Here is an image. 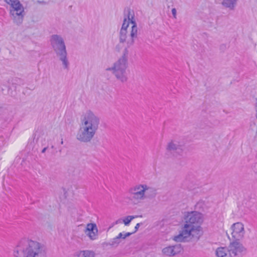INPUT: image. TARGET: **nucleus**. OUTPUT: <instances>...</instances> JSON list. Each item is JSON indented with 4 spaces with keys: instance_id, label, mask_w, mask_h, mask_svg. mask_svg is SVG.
I'll return each mask as SVG.
<instances>
[{
    "instance_id": "f257e3e1",
    "label": "nucleus",
    "mask_w": 257,
    "mask_h": 257,
    "mask_svg": "<svg viewBox=\"0 0 257 257\" xmlns=\"http://www.w3.org/2000/svg\"><path fill=\"white\" fill-rule=\"evenodd\" d=\"M100 118L90 110L87 111L81 117V125L76 139L84 143H90L96 135L100 124Z\"/></svg>"
},
{
    "instance_id": "f03ea898",
    "label": "nucleus",
    "mask_w": 257,
    "mask_h": 257,
    "mask_svg": "<svg viewBox=\"0 0 257 257\" xmlns=\"http://www.w3.org/2000/svg\"><path fill=\"white\" fill-rule=\"evenodd\" d=\"M14 257H47L45 245L29 238L21 239L13 250Z\"/></svg>"
},
{
    "instance_id": "7ed1b4c3",
    "label": "nucleus",
    "mask_w": 257,
    "mask_h": 257,
    "mask_svg": "<svg viewBox=\"0 0 257 257\" xmlns=\"http://www.w3.org/2000/svg\"><path fill=\"white\" fill-rule=\"evenodd\" d=\"M50 42L53 51L62 62L63 68L68 69L69 63L67 58L66 47L63 38L59 35H52L50 37Z\"/></svg>"
},
{
    "instance_id": "20e7f679",
    "label": "nucleus",
    "mask_w": 257,
    "mask_h": 257,
    "mask_svg": "<svg viewBox=\"0 0 257 257\" xmlns=\"http://www.w3.org/2000/svg\"><path fill=\"white\" fill-rule=\"evenodd\" d=\"M128 50L125 48L122 53V55L113 64V66L107 69V70L111 71L116 79L122 82L127 81L126 69L127 66Z\"/></svg>"
},
{
    "instance_id": "39448f33",
    "label": "nucleus",
    "mask_w": 257,
    "mask_h": 257,
    "mask_svg": "<svg viewBox=\"0 0 257 257\" xmlns=\"http://www.w3.org/2000/svg\"><path fill=\"white\" fill-rule=\"evenodd\" d=\"M10 6V15L13 22L17 25L22 24L25 16V9L19 0H5Z\"/></svg>"
},
{
    "instance_id": "423d86ee",
    "label": "nucleus",
    "mask_w": 257,
    "mask_h": 257,
    "mask_svg": "<svg viewBox=\"0 0 257 257\" xmlns=\"http://www.w3.org/2000/svg\"><path fill=\"white\" fill-rule=\"evenodd\" d=\"M201 234L200 225L191 226L188 224H184L179 234L174 236L173 240L176 242H186L188 241V238L190 236L198 240Z\"/></svg>"
},
{
    "instance_id": "0eeeda50",
    "label": "nucleus",
    "mask_w": 257,
    "mask_h": 257,
    "mask_svg": "<svg viewBox=\"0 0 257 257\" xmlns=\"http://www.w3.org/2000/svg\"><path fill=\"white\" fill-rule=\"evenodd\" d=\"M129 199L133 201L145 199L144 184H137L130 187L127 190Z\"/></svg>"
},
{
    "instance_id": "6e6552de",
    "label": "nucleus",
    "mask_w": 257,
    "mask_h": 257,
    "mask_svg": "<svg viewBox=\"0 0 257 257\" xmlns=\"http://www.w3.org/2000/svg\"><path fill=\"white\" fill-rule=\"evenodd\" d=\"M232 257H242L246 253V249L239 241L234 240L228 246Z\"/></svg>"
},
{
    "instance_id": "1a4fd4ad",
    "label": "nucleus",
    "mask_w": 257,
    "mask_h": 257,
    "mask_svg": "<svg viewBox=\"0 0 257 257\" xmlns=\"http://www.w3.org/2000/svg\"><path fill=\"white\" fill-rule=\"evenodd\" d=\"M185 224L191 226H195L200 224L203 221L202 215L197 211L188 212L185 216Z\"/></svg>"
},
{
    "instance_id": "9d476101",
    "label": "nucleus",
    "mask_w": 257,
    "mask_h": 257,
    "mask_svg": "<svg viewBox=\"0 0 257 257\" xmlns=\"http://www.w3.org/2000/svg\"><path fill=\"white\" fill-rule=\"evenodd\" d=\"M127 12V18L129 20H131V23L133 24L132 27V30L131 32V40L130 41H128L127 46L130 47L133 45L134 43V38H137V32H138V28L137 24L134 19V12L132 11L130 8H126L125 9V12Z\"/></svg>"
},
{
    "instance_id": "9b49d317",
    "label": "nucleus",
    "mask_w": 257,
    "mask_h": 257,
    "mask_svg": "<svg viewBox=\"0 0 257 257\" xmlns=\"http://www.w3.org/2000/svg\"><path fill=\"white\" fill-rule=\"evenodd\" d=\"M232 237L234 240L239 241L244 236L245 230L243 224L239 222L233 223L231 227Z\"/></svg>"
},
{
    "instance_id": "f8f14e48",
    "label": "nucleus",
    "mask_w": 257,
    "mask_h": 257,
    "mask_svg": "<svg viewBox=\"0 0 257 257\" xmlns=\"http://www.w3.org/2000/svg\"><path fill=\"white\" fill-rule=\"evenodd\" d=\"M166 150L170 154L181 155L183 152V146L176 140L170 141L166 146Z\"/></svg>"
},
{
    "instance_id": "ddd939ff",
    "label": "nucleus",
    "mask_w": 257,
    "mask_h": 257,
    "mask_svg": "<svg viewBox=\"0 0 257 257\" xmlns=\"http://www.w3.org/2000/svg\"><path fill=\"white\" fill-rule=\"evenodd\" d=\"M182 250L180 244L169 246L164 248L162 252L164 254L168 256H174L180 253Z\"/></svg>"
},
{
    "instance_id": "4468645a",
    "label": "nucleus",
    "mask_w": 257,
    "mask_h": 257,
    "mask_svg": "<svg viewBox=\"0 0 257 257\" xmlns=\"http://www.w3.org/2000/svg\"><path fill=\"white\" fill-rule=\"evenodd\" d=\"M85 233L91 240H94L96 238L98 233V229L96 224L88 223L87 224Z\"/></svg>"
},
{
    "instance_id": "2eb2a0df",
    "label": "nucleus",
    "mask_w": 257,
    "mask_h": 257,
    "mask_svg": "<svg viewBox=\"0 0 257 257\" xmlns=\"http://www.w3.org/2000/svg\"><path fill=\"white\" fill-rule=\"evenodd\" d=\"M145 199H152L157 195V189L152 187L144 184Z\"/></svg>"
},
{
    "instance_id": "dca6fc26",
    "label": "nucleus",
    "mask_w": 257,
    "mask_h": 257,
    "mask_svg": "<svg viewBox=\"0 0 257 257\" xmlns=\"http://www.w3.org/2000/svg\"><path fill=\"white\" fill-rule=\"evenodd\" d=\"M215 254L217 257H232L229 248L224 247H218Z\"/></svg>"
},
{
    "instance_id": "f3484780",
    "label": "nucleus",
    "mask_w": 257,
    "mask_h": 257,
    "mask_svg": "<svg viewBox=\"0 0 257 257\" xmlns=\"http://www.w3.org/2000/svg\"><path fill=\"white\" fill-rule=\"evenodd\" d=\"M238 0H222L221 5L225 8H228L230 10H234Z\"/></svg>"
},
{
    "instance_id": "a211bd4d",
    "label": "nucleus",
    "mask_w": 257,
    "mask_h": 257,
    "mask_svg": "<svg viewBox=\"0 0 257 257\" xmlns=\"http://www.w3.org/2000/svg\"><path fill=\"white\" fill-rule=\"evenodd\" d=\"M95 253L93 251L86 250L78 252L75 257H94Z\"/></svg>"
},
{
    "instance_id": "6ab92c4d",
    "label": "nucleus",
    "mask_w": 257,
    "mask_h": 257,
    "mask_svg": "<svg viewBox=\"0 0 257 257\" xmlns=\"http://www.w3.org/2000/svg\"><path fill=\"white\" fill-rule=\"evenodd\" d=\"M124 18L123 20V24L122 25V27L121 28V30H127V28H128L129 26L130 23H131V20L128 19L127 18V12L126 11L125 12V11H124Z\"/></svg>"
},
{
    "instance_id": "aec40b11",
    "label": "nucleus",
    "mask_w": 257,
    "mask_h": 257,
    "mask_svg": "<svg viewBox=\"0 0 257 257\" xmlns=\"http://www.w3.org/2000/svg\"><path fill=\"white\" fill-rule=\"evenodd\" d=\"M127 34V30H123L120 29L119 34V41L120 43H123L126 41Z\"/></svg>"
},
{
    "instance_id": "412c9836",
    "label": "nucleus",
    "mask_w": 257,
    "mask_h": 257,
    "mask_svg": "<svg viewBox=\"0 0 257 257\" xmlns=\"http://www.w3.org/2000/svg\"><path fill=\"white\" fill-rule=\"evenodd\" d=\"M138 216L135 215H128L126 216L124 218L122 219V221L125 225L127 226L130 224L131 221L134 219V218H136Z\"/></svg>"
},
{
    "instance_id": "4be33fe9",
    "label": "nucleus",
    "mask_w": 257,
    "mask_h": 257,
    "mask_svg": "<svg viewBox=\"0 0 257 257\" xmlns=\"http://www.w3.org/2000/svg\"><path fill=\"white\" fill-rule=\"evenodd\" d=\"M111 247H116L119 243L121 242V240H120L116 236L111 240Z\"/></svg>"
},
{
    "instance_id": "5701e85b",
    "label": "nucleus",
    "mask_w": 257,
    "mask_h": 257,
    "mask_svg": "<svg viewBox=\"0 0 257 257\" xmlns=\"http://www.w3.org/2000/svg\"><path fill=\"white\" fill-rule=\"evenodd\" d=\"M109 246L111 247V240L109 242H103L101 244V247L104 249L107 248Z\"/></svg>"
},
{
    "instance_id": "b1692460",
    "label": "nucleus",
    "mask_w": 257,
    "mask_h": 257,
    "mask_svg": "<svg viewBox=\"0 0 257 257\" xmlns=\"http://www.w3.org/2000/svg\"><path fill=\"white\" fill-rule=\"evenodd\" d=\"M40 135V132H39L38 131H36L34 134V140L36 139V141H38Z\"/></svg>"
},
{
    "instance_id": "393cba45",
    "label": "nucleus",
    "mask_w": 257,
    "mask_h": 257,
    "mask_svg": "<svg viewBox=\"0 0 257 257\" xmlns=\"http://www.w3.org/2000/svg\"><path fill=\"white\" fill-rule=\"evenodd\" d=\"M172 13L173 15V17L176 18V14H177V11H176V9L175 8H173L172 9Z\"/></svg>"
},
{
    "instance_id": "a878e982",
    "label": "nucleus",
    "mask_w": 257,
    "mask_h": 257,
    "mask_svg": "<svg viewBox=\"0 0 257 257\" xmlns=\"http://www.w3.org/2000/svg\"><path fill=\"white\" fill-rule=\"evenodd\" d=\"M140 224L141 223H138L136 224L135 227V231L134 232H133V233H135L137 231V230H138L139 227L140 226Z\"/></svg>"
},
{
    "instance_id": "bb28decb",
    "label": "nucleus",
    "mask_w": 257,
    "mask_h": 257,
    "mask_svg": "<svg viewBox=\"0 0 257 257\" xmlns=\"http://www.w3.org/2000/svg\"><path fill=\"white\" fill-rule=\"evenodd\" d=\"M133 232H126L123 235V239H124L126 237L130 236L131 234H132Z\"/></svg>"
},
{
    "instance_id": "cd10ccee",
    "label": "nucleus",
    "mask_w": 257,
    "mask_h": 257,
    "mask_svg": "<svg viewBox=\"0 0 257 257\" xmlns=\"http://www.w3.org/2000/svg\"><path fill=\"white\" fill-rule=\"evenodd\" d=\"M123 235L122 233H119L116 237L121 240V239H123Z\"/></svg>"
},
{
    "instance_id": "c85d7f7f",
    "label": "nucleus",
    "mask_w": 257,
    "mask_h": 257,
    "mask_svg": "<svg viewBox=\"0 0 257 257\" xmlns=\"http://www.w3.org/2000/svg\"><path fill=\"white\" fill-rule=\"evenodd\" d=\"M47 147H45V148H44L42 150V151H41L42 153H44L46 152V150H47Z\"/></svg>"
},
{
    "instance_id": "c756f323",
    "label": "nucleus",
    "mask_w": 257,
    "mask_h": 257,
    "mask_svg": "<svg viewBox=\"0 0 257 257\" xmlns=\"http://www.w3.org/2000/svg\"><path fill=\"white\" fill-rule=\"evenodd\" d=\"M255 116L257 119V104L255 105Z\"/></svg>"
},
{
    "instance_id": "7c9ffc66",
    "label": "nucleus",
    "mask_w": 257,
    "mask_h": 257,
    "mask_svg": "<svg viewBox=\"0 0 257 257\" xmlns=\"http://www.w3.org/2000/svg\"><path fill=\"white\" fill-rule=\"evenodd\" d=\"M119 221V220H118L116 221V223L117 224V223H118V222Z\"/></svg>"
},
{
    "instance_id": "2f4dec72",
    "label": "nucleus",
    "mask_w": 257,
    "mask_h": 257,
    "mask_svg": "<svg viewBox=\"0 0 257 257\" xmlns=\"http://www.w3.org/2000/svg\"><path fill=\"white\" fill-rule=\"evenodd\" d=\"M61 144H63V141H61Z\"/></svg>"
},
{
    "instance_id": "473e14b6",
    "label": "nucleus",
    "mask_w": 257,
    "mask_h": 257,
    "mask_svg": "<svg viewBox=\"0 0 257 257\" xmlns=\"http://www.w3.org/2000/svg\"><path fill=\"white\" fill-rule=\"evenodd\" d=\"M256 100H257V99H256Z\"/></svg>"
}]
</instances>
